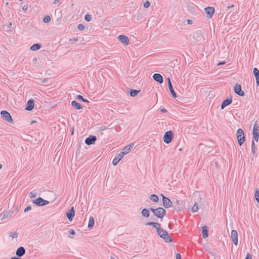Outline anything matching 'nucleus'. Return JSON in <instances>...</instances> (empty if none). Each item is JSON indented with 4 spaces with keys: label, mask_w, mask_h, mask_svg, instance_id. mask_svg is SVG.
I'll return each mask as SVG.
<instances>
[{
    "label": "nucleus",
    "mask_w": 259,
    "mask_h": 259,
    "mask_svg": "<svg viewBox=\"0 0 259 259\" xmlns=\"http://www.w3.org/2000/svg\"><path fill=\"white\" fill-rule=\"evenodd\" d=\"M2 167V164H0V169H1Z\"/></svg>",
    "instance_id": "obj_61"
},
{
    "label": "nucleus",
    "mask_w": 259,
    "mask_h": 259,
    "mask_svg": "<svg viewBox=\"0 0 259 259\" xmlns=\"http://www.w3.org/2000/svg\"><path fill=\"white\" fill-rule=\"evenodd\" d=\"M226 63V62L225 61H223V62H219L218 64H217V66H220L221 65H223V64H225Z\"/></svg>",
    "instance_id": "obj_53"
},
{
    "label": "nucleus",
    "mask_w": 259,
    "mask_h": 259,
    "mask_svg": "<svg viewBox=\"0 0 259 259\" xmlns=\"http://www.w3.org/2000/svg\"><path fill=\"white\" fill-rule=\"evenodd\" d=\"M69 40L71 41H77L78 40V39L77 38H70Z\"/></svg>",
    "instance_id": "obj_47"
},
{
    "label": "nucleus",
    "mask_w": 259,
    "mask_h": 259,
    "mask_svg": "<svg viewBox=\"0 0 259 259\" xmlns=\"http://www.w3.org/2000/svg\"><path fill=\"white\" fill-rule=\"evenodd\" d=\"M169 91L171 93V95L174 98H176L177 97V94L174 91V88L172 87V84H170L169 86H168Z\"/></svg>",
    "instance_id": "obj_27"
},
{
    "label": "nucleus",
    "mask_w": 259,
    "mask_h": 259,
    "mask_svg": "<svg viewBox=\"0 0 259 259\" xmlns=\"http://www.w3.org/2000/svg\"><path fill=\"white\" fill-rule=\"evenodd\" d=\"M159 230L157 232L159 236L162 238L166 242H171L172 240L171 237L168 235L167 231L161 228H159Z\"/></svg>",
    "instance_id": "obj_1"
},
{
    "label": "nucleus",
    "mask_w": 259,
    "mask_h": 259,
    "mask_svg": "<svg viewBox=\"0 0 259 259\" xmlns=\"http://www.w3.org/2000/svg\"><path fill=\"white\" fill-rule=\"evenodd\" d=\"M167 82H168V85L169 86L170 84H171V81H170V79L169 78H167Z\"/></svg>",
    "instance_id": "obj_51"
},
{
    "label": "nucleus",
    "mask_w": 259,
    "mask_h": 259,
    "mask_svg": "<svg viewBox=\"0 0 259 259\" xmlns=\"http://www.w3.org/2000/svg\"><path fill=\"white\" fill-rule=\"evenodd\" d=\"M6 5H9V3H6Z\"/></svg>",
    "instance_id": "obj_64"
},
{
    "label": "nucleus",
    "mask_w": 259,
    "mask_h": 259,
    "mask_svg": "<svg viewBox=\"0 0 259 259\" xmlns=\"http://www.w3.org/2000/svg\"><path fill=\"white\" fill-rule=\"evenodd\" d=\"M11 259H21V258L19 257H12Z\"/></svg>",
    "instance_id": "obj_56"
},
{
    "label": "nucleus",
    "mask_w": 259,
    "mask_h": 259,
    "mask_svg": "<svg viewBox=\"0 0 259 259\" xmlns=\"http://www.w3.org/2000/svg\"><path fill=\"white\" fill-rule=\"evenodd\" d=\"M214 8L212 7H208L204 9L205 13L207 15V18L208 19H210L212 18L213 15L214 13Z\"/></svg>",
    "instance_id": "obj_7"
},
{
    "label": "nucleus",
    "mask_w": 259,
    "mask_h": 259,
    "mask_svg": "<svg viewBox=\"0 0 259 259\" xmlns=\"http://www.w3.org/2000/svg\"><path fill=\"white\" fill-rule=\"evenodd\" d=\"M77 99H78V100H82L84 102H88V103L89 102V101H88L86 99H83V97H82V96H81L80 95H78L77 96Z\"/></svg>",
    "instance_id": "obj_37"
},
{
    "label": "nucleus",
    "mask_w": 259,
    "mask_h": 259,
    "mask_svg": "<svg viewBox=\"0 0 259 259\" xmlns=\"http://www.w3.org/2000/svg\"><path fill=\"white\" fill-rule=\"evenodd\" d=\"M85 20L89 22L91 20V16L89 14H87L85 15Z\"/></svg>",
    "instance_id": "obj_38"
},
{
    "label": "nucleus",
    "mask_w": 259,
    "mask_h": 259,
    "mask_svg": "<svg viewBox=\"0 0 259 259\" xmlns=\"http://www.w3.org/2000/svg\"><path fill=\"white\" fill-rule=\"evenodd\" d=\"M234 92L236 94L240 96H243L244 95V93L241 90V87L239 84L236 83L234 88Z\"/></svg>",
    "instance_id": "obj_9"
},
{
    "label": "nucleus",
    "mask_w": 259,
    "mask_h": 259,
    "mask_svg": "<svg viewBox=\"0 0 259 259\" xmlns=\"http://www.w3.org/2000/svg\"><path fill=\"white\" fill-rule=\"evenodd\" d=\"M176 259H181V256L180 253H177Z\"/></svg>",
    "instance_id": "obj_48"
},
{
    "label": "nucleus",
    "mask_w": 259,
    "mask_h": 259,
    "mask_svg": "<svg viewBox=\"0 0 259 259\" xmlns=\"http://www.w3.org/2000/svg\"><path fill=\"white\" fill-rule=\"evenodd\" d=\"M40 48L41 45L39 44H35L30 47V50L34 51L39 50Z\"/></svg>",
    "instance_id": "obj_25"
},
{
    "label": "nucleus",
    "mask_w": 259,
    "mask_h": 259,
    "mask_svg": "<svg viewBox=\"0 0 259 259\" xmlns=\"http://www.w3.org/2000/svg\"><path fill=\"white\" fill-rule=\"evenodd\" d=\"M198 210V205L197 203H195L192 208V211L194 212L197 211Z\"/></svg>",
    "instance_id": "obj_32"
},
{
    "label": "nucleus",
    "mask_w": 259,
    "mask_h": 259,
    "mask_svg": "<svg viewBox=\"0 0 259 259\" xmlns=\"http://www.w3.org/2000/svg\"><path fill=\"white\" fill-rule=\"evenodd\" d=\"M150 5V3L149 1H146V2L144 4L143 6L145 8H148Z\"/></svg>",
    "instance_id": "obj_39"
},
{
    "label": "nucleus",
    "mask_w": 259,
    "mask_h": 259,
    "mask_svg": "<svg viewBox=\"0 0 259 259\" xmlns=\"http://www.w3.org/2000/svg\"><path fill=\"white\" fill-rule=\"evenodd\" d=\"M59 1H55L54 2V4L55 5H56L57 3H58Z\"/></svg>",
    "instance_id": "obj_58"
},
{
    "label": "nucleus",
    "mask_w": 259,
    "mask_h": 259,
    "mask_svg": "<svg viewBox=\"0 0 259 259\" xmlns=\"http://www.w3.org/2000/svg\"><path fill=\"white\" fill-rule=\"evenodd\" d=\"M16 253L18 256H22L25 253V249L23 247H20L17 250Z\"/></svg>",
    "instance_id": "obj_19"
},
{
    "label": "nucleus",
    "mask_w": 259,
    "mask_h": 259,
    "mask_svg": "<svg viewBox=\"0 0 259 259\" xmlns=\"http://www.w3.org/2000/svg\"><path fill=\"white\" fill-rule=\"evenodd\" d=\"M123 156L120 154L119 153L118 155H116L114 158L113 160L112 164L115 166L121 160V159L123 158Z\"/></svg>",
    "instance_id": "obj_17"
},
{
    "label": "nucleus",
    "mask_w": 259,
    "mask_h": 259,
    "mask_svg": "<svg viewBox=\"0 0 259 259\" xmlns=\"http://www.w3.org/2000/svg\"><path fill=\"white\" fill-rule=\"evenodd\" d=\"M69 233L71 234V235H75V232L74 231V230L73 229H70L69 231Z\"/></svg>",
    "instance_id": "obj_44"
},
{
    "label": "nucleus",
    "mask_w": 259,
    "mask_h": 259,
    "mask_svg": "<svg viewBox=\"0 0 259 259\" xmlns=\"http://www.w3.org/2000/svg\"><path fill=\"white\" fill-rule=\"evenodd\" d=\"M231 237L232 240L235 245L238 244V233L236 230H233L231 231Z\"/></svg>",
    "instance_id": "obj_10"
},
{
    "label": "nucleus",
    "mask_w": 259,
    "mask_h": 259,
    "mask_svg": "<svg viewBox=\"0 0 259 259\" xmlns=\"http://www.w3.org/2000/svg\"><path fill=\"white\" fill-rule=\"evenodd\" d=\"M245 259H252V256L249 253H247Z\"/></svg>",
    "instance_id": "obj_41"
},
{
    "label": "nucleus",
    "mask_w": 259,
    "mask_h": 259,
    "mask_svg": "<svg viewBox=\"0 0 259 259\" xmlns=\"http://www.w3.org/2000/svg\"><path fill=\"white\" fill-rule=\"evenodd\" d=\"M202 236L204 238H206L208 237V227L205 226H203L202 228Z\"/></svg>",
    "instance_id": "obj_21"
},
{
    "label": "nucleus",
    "mask_w": 259,
    "mask_h": 259,
    "mask_svg": "<svg viewBox=\"0 0 259 259\" xmlns=\"http://www.w3.org/2000/svg\"><path fill=\"white\" fill-rule=\"evenodd\" d=\"M49 203V202L48 201L43 199V203H42V206L48 204Z\"/></svg>",
    "instance_id": "obj_45"
},
{
    "label": "nucleus",
    "mask_w": 259,
    "mask_h": 259,
    "mask_svg": "<svg viewBox=\"0 0 259 259\" xmlns=\"http://www.w3.org/2000/svg\"><path fill=\"white\" fill-rule=\"evenodd\" d=\"M18 233L16 232H12L10 233V236L12 238H17L18 237Z\"/></svg>",
    "instance_id": "obj_34"
},
{
    "label": "nucleus",
    "mask_w": 259,
    "mask_h": 259,
    "mask_svg": "<svg viewBox=\"0 0 259 259\" xmlns=\"http://www.w3.org/2000/svg\"><path fill=\"white\" fill-rule=\"evenodd\" d=\"M255 198L256 201L259 203V190H256L255 192Z\"/></svg>",
    "instance_id": "obj_36"
},
{
    "label": "nucleus",
    "mask_w": 259,
    "mask_h": 259,
    "mask_svg": "<svg viewBox=\"0 0 259 259\" xmlns=\"http://www.w3.org/2000/svg\"><path fill=\"white\" fill-rule=\"evenodd\" d=\"M253 139L256 142H258L259 139V127L256 121L253 126Z\"/></svg>",
    "instance_id": "obj_6"
},
{
    "label": "nucleus",
    "mask_w": 259,
    "mask_h": 259,
    "mask_svg": "<svg viewBox=\"0 0 259 259\" xmlns=\"http://www.w3.org/2000/svg\"><path fill=\"white\" fill-rule=\"evenodd\" d=\"M142 214L145 217H148L149 216V211L147 209L144 208L142 210Z\"/></svg>",
    "instance_id": "obj_29"
},
{
    "label": "nucleus",
    "mask_w": 259,
    "mask_h": 259,
    "mask_svg": "<svg viewBox=\"0 0 259 259\" xmlns=\"http://www.w3.org/2000/svg\"><path fill=\"white\" fill-rule=\"evenodd\" d=\"M140 92V91L131 90L130 94L132 97H135Z\"/></svg>",
    "instance_id": "obj_30"
},
{
    "label": "nucleus",
    "mask_w": 259,
    "mask_h": 259,
    "mask_svg": "<svg viewBox=\"0 0 259 259\" xmlns=\"http://www.w3.org/2000/svg\"><path fill=\"white\" fill-rule=\"evenodd\" d=\"M232 102V99L231 97L225 100L221 104V109H223L225 107L230 105Z\"/></svg>",
    "instance_id": "obj_18"
},
{
    "label": "nucleus",
    "mask_w": 259,
    "mask_h": 259,
    "mask_svg": "<svg viewBox=\"0 0 259 259\" xmlns=\"http://www.w3.org/2000/svg\"><path fill=\"white\" fill-rule=\"evenodd\" d=\"M84 27L83 26V25L81 24H80L78 25V29L80 30H82L84 29Z\"/></svg>",
    "instance_id": "obj_40"
},
{
    "label": "nucleus",
    "mask_w": 259,
    "mask_h": 259,
    "mask_svg": "<svg viewBox=\"0 0 259 259\" xmlns=\"http://www.w3.org/2000/svg\"><path fill=\"white\" fill-rule=\"evenodd\" d=\"M97 138L96 136H90L88 137L85 140V143L87 145H91L93 144L95 141H96Z\"/></svg>",
    "instance_id": "obj_12"
},
{
    "label": "nucleus",
    "mask_w": 259,
    "mask_h": 259,
    "mask_svg": "<svg viewBox=\"0 0 259 259\" xmlns=\"http://www.w3.org/2000/svg\"><path fill=\"white\" fill-rule=\"evenodd\" d=\"M33 60H35V61H37V59H36V58H34V59H33Z\"/></svg>",
    "instance_id": "obj_62"
},
{
    "label": "nucleus",
    "mask_w": 259,
    "mask_h": 259,
    "mask_svg": "<svg viewBox=\"0 0 259 259\" xmlns=\"http://www.w3.org/2000/svg\"><path fill=\"white\" fill-rule=\"evenodd\" d=\"M193 20H191V19H188V20H187V23H188V24H189V25H191V24H193Z\"/></svg>",
    "instance_id": "obj_46"
},
{
    "label": "nucleus",
    "mask_w": 259,
    "mask_h": 259,
    "mask_svg": "<svg viewBox=\"0 0 259 259\" xmlns=\"http://www.w3.org/2000/svg\"><path fill=\"white\" fill-rule=\"evenodd\" d=\"M47 81V79H44L42 81V83H45Z\"/></svg>",
    "instance_id": "obj_55"
},
{
    "label": "nucleus",
    "mask_w": 259,
    "mask_h": 259,
    "mask_svg": "<svg viewBox=\"0 0 259 259\" xmlns=\"http://www.w3.org/2000/svg\"><path fill=\"white\" fill-rule=\"evenodd\" d=\"M35 122H36V121H35V120H32V121L31 122L30 124H33V123H35Z\"/></svg>",
    "instance_id": "obj_57"
},
{
    "label": "nucleus",
    "mask_w": 259,
    "mask_h": 259,
    "mask_svg": "<svg viewBox=\"0 0 259 259\" xmlns=\"http://www.w3.org/2000/svg\"><path fill=\"white\" fill-rule=\"evenodd\" d=\"M153 78L159 83H162L163 81V78L162 75L159 73H155L153 75Z\"/></svg>",
    "instance_id": "obj_15"
},
{
    "label": "nucleus",
    "mask_w": 259,
    "mask_h": 259,
    "mask_svg": "<svg viewBox=\"0 0 259 259\" xmlns=\"http://www.w3.org/2000/svg\"><path fill=\"white\" fill-rule=\"evenodd\" d=\"M71 105L77 110L81 109L83 108L82 106L80 104L75 101L71 102Z\"/></svg>",
    "instance_id": "obj_22"
},
{
    "label": "nucleus",
    "mask_w": 259,
    "mask_h": 259,
    "mask_svg": "<svg viewBox=\"0 0 259 259\" xmlns=\"http://www.w3.org/2000/svg\"><path fill=\"white\" fill-rule=\"evenodd\" d=\"M36 196V193L31 192L29 194V196L30 198H34Z\"/></svg>",
    "instance_id": "obj_42"
},
{
    "label": "nucleus",
    "mask_w": 259,
    "mask_h": 259,
    "mask_svg": "<svg viewBox=\"0 0 259 259\" xmlns=\"http://www.w3.org/2000/svg\"><path fill=\"white\" fill-rule=\"evenodd\" d=\"M152 226L156 229L157 232L158 231V230H159V229H158L159 228H161V227H160L161 225L158 223H155V222L153 223V225Z\"/></svg>",
    "instance_id": "obj_31"
},
{
    "label": "nucleus",
    "mask_w": 259,
    "mask_h": 259,
    "mask_svg": "<svg viewBox=\"0 0 259 259\" xmlns=\"http://www.w3.org/2000/svg\"><path fill=\"white\" fill-rule=\"evenodd\" d=\"M150 210L153 212L154 214L160 219H162L166 213L165 209L162 207H158L157 208H150Z\"/></svg>",
    "instance_id": "obj_2"
},
{
    "label": "nucleus",
    "mask_w": 259,
    "mask_h": 259,
    "mask_svg": "<svg viewBox=\"0 0 259 259\" xmlns=\"http://www.w3.org/2000/svg\"><path fill=\"white\" fill-rule=\"evenodd\" d=\"M33 202L37 206H42V203H43V199L39 197L33 201Z\"/></svg>",
    "instance_id": "obj_24"
},
{
    "label": "nucleus",
    "mask_w": 259,
    "mask_h": 259,
    "mask_svg": "<svg viewBox=\"0 0 259 259\" xmlns=\"http://www.w3.org/2000/svg\"><path fill=\"white\" fill-rule=\"evenodd\" d=\"M160 111L161 112H162V113H166V112H167V110L165 109H164V108L161 109H160Z\"/></svg>",
    "instance_id": "obj_52"
},
{
    "label": "nucleus",
    "mask_w": 259,
    "mask_h": 259,
    "mask_svg": "<svg viewBox=\"0 0 259 259\" xmlns=\"http://www.w3.org/2000/svg\"><path fill=\"white\" fill-rule=\"evenodd\" d=\"M34 106V102L33 99H30L28 100L27 103V107L25 108V110L28 111L32 110Z\"/></svg>",
    "instance_id": "obj_16"
},
{
    "label": "nucleus",
    "mask_w": 259,
    "mask_h": 259,
    "mask_svg": "<svg viewBox=\"0 0 259 259\" xmlns=\"http://www.w3.org/2000/svg\"><path fill=\"white\" fill-rule=\"evenodd\" d=\"M162 196L163 204L165 208H168L172 206V203L171 200L161 194Z\"/></svg>",
    "instance_id": "obj_8"
},
{
    "label": "nucleus",
    "mask_w": 259,
    "mask_h": 259,
    "mask_svg": "<svg viewBox=\"0 0 259 259\" xmlns=\"http://www.w3.org/2000/svg\"><path fill=\"white\" fill-rule=\"evenodd\" d=\"M28 9V6L27 5H24L23 7H22V10L23 11H26Z\"/></svg>",
    "instance_id": "obj_49"
},
{
    "label": "nucleus",
    "mask_w": 259,
    "mask_h": 259,
    "mask_svg": "<svg viewBox=\"0 0 259 259\" xmlns=\"http://www.w3.org/2000/svg\"><path fill=\"white\" fill-rule=\"evenodd\" d=\"M31 207L30 206H27V207L25 208V209H24V211H25V212H27V211H29V210H31Z\"/></svg>",
    "instance_id": "obj_43"
},
{
    "label": "nucleus",
    "mask_w": 259,
    "mask_h": 259,
    "mask_svg": "<svg viewBox=\"0 0 259 259\" xmlns=\"http://www.w3.org/2000/svg\"><path fill=\"white\" fill-rule=\"evenodd\" d=\"M153 222H148L146 223L147 225L152 226Z\"/></svg>",
    "instance_id": "obj_54"
},
{
    "label": "nucleus",
    "mask_w": 259,
    "mask_h": 259,
    "mask_svg": "<svg viewBox=\"0 0 259 259\" xmlns=\"http://www.w3.org/2000/svg\"><path fill=\"white\" fill-rule=\"evenodd\" d=\"M251 150L252 154L254 155L255 154V146L253 140L252 141L251 143Z\"/></svg>",
    "instance_id": "obj_33"
},
{
    "label": "nucleus",
    "mask_w": 259,
    "mask_h": 259,
    "mask_svg": "<svg viewBox=\"0 0 259 259\" xmlns=\"http://www.w3.org/2000/svg\"><path fill=\"white\" fill-rule=\"evenodd\" d=\"M236 136L238 144L241 146L245 141L243 131L241 128H239L237 131Z\"/></svg>",
    "instance_id": "obj_3"
},
{
    "label": "nucleus",
    "mask_w": 259,
    "mask_h": 259,
    "mask_svg": "<svg viewBox=\"0 0 259 259\" xmlns=\"http://www.w3.org/2000/svg\"><path fill=\"white\" fill-rule=\"evenodd\" d=\"M110 259H115V258L113 256H111Z\"/></svg>",
    "instance_id": "obj_60"
},
{
    "label": "nucleus",
    "mask_w": 259,
    "mask_h": 259,
    "mask_svg": "<svg viewBox=\"0 0 259 259\" xmlns=\"http://www.w3.org/2000/svg\"><path fill=\"white\" fill-rule=\"evenodd\" d=\"M75 212L73 207H72L71 209L67 211L66 216L70 221H72L74 216Z\"/></svg>",
    "instance_id": "obj_14"
},
{
    "label": "nucleus",
    "mask_w": 259,
    "mask_h": 259,
    "mask_svg": "<svg viewBox=\"0 0 259 259\" xmlns=\"http://www.w3.org/2000/svg\"><path fill=\"white\" fill-rule=\"evenodd\" d=\"M11 216V213L10 212H4L0 214V217H1V221L5 220L6 218H10Z\"/></svg>",
    "instance_id": "obj_23"
},
{
    "label": "nucleus",
    "mask_w": 259,
    "mask_h": 259,
    "mask_svg": "<svg viewBox=\"0 0 259 259\" xmlns=\"http://www.w3.org/2000/svg\"><path fill=\"white\" fill-rule=\"evenodd\" d=\"M134 144H131L124 148H123L122 151L120 152V154L124 156L125 154L128 153L131 150V149L133 147Z\"/></svg>",
    "instance_id": "obj_13"
},
{
    "label": "nucleus",
    "mask_w": 259,
    "mask_h": 259,
    "mask_svg": "<svg viewBox=\"0 0 259 259\" xmlns=\"http://www.w3.org/2000/svg\"><path fill=\"white\" fill-rule=\"evenodd\" d=\"M118 38L121 42L125 44V45H128L129 44L128 38L126 35L123 34L119 35L118 36Z\"/></svg>",
    "instance_id": "obj_11"
},
{
    "label": "nucleus",
    "mask_w": 259,
    "mask_h": 259,
    "mask_svg": "<svg viewBox=\"0 0 259 259\" xmlns=\"http://www.w3.org/2000/svg\"><path fill=\"white\" fill-rule=\"evenodd\" d=\"M12 25V23H11V22H10V25Z\"/></svg>",
    "instance_id": "obj_63"
},
{
    "label": "nucleus",
    "mask_w": 259,
    "mask_h": 259,
    "mask_svg": "<svg viewBox=\"0 0 259 259\" xmlns=\"http://www.w3.org/2000/svg\"><path fill=\"white\" fill-rule=\"evenodd\" d=\"M94 219L93 217H90L89 218V222L88 224V228H92L94 225Z\"/></svg>",
    "instance_id": "obj_26"
},
{
    "label": "nucleus",
    "mask_w": 259,
    "mask_h": 259,
    "mask_svg": "<svg viewBox=\"0 0 259 259\" xmlns=\"http://www.w3.org/2000/svg\"><path fill=\"white\" fill-rule=\"evenodd\" d=\"M234 6V5L233 4H232L230 6H228L226 7V10H228L231 8H233Z\"/></svg>",
    "instance_id": "obj_50"
},
{
    "label": "nucleus",
    "mask_w": 259,
    "mask_h": 259,
    "mask_svg": "<svg viewBox=\"0 0 259 259\" xmlns=\"http://www.w3.org/2000/svg\"><path fill=\"white\" fill-rule=\"evenodd\" d=\"M253 73L256 78L257 85L259 87V70L256 68H254Z\"/></svg>",
    "instance_id": "obj_20"
},
{
    "label": "nucleus",
    "mask_w": 259,
    "mask_h": 259,
    "mask_svg": "<svg viewBox=\"0 0 259 259\" xmlns=\"http://www.w3.org/2000/svg\"><path fill=\"white\" fill-rule=\"evenodd\" d=\"M2 117L3 119L10 123H13L14 121L11 114L6 110H3L1 112Z\"/></svg>",
    "instance_id": "obj_4"
},
{
    "label": "nucleus",
    "mask_w": 259,
    "mask_h": 259,
    "mask_svg": "<svg viewBox=\"0 0 259 259\" xmlns=\"http://www.w3.org/2000/svg\"><path fill=\"white\" fill-rule=\"evenodd\" d=\"M174 133L171 131L166 132L163 136V141L166 144L170 143L174 138Z\"/></svg>",
    "instance_id": "obj_5"
},
{
    "label": "nucleus",
    "mask_w": 259,
    "mask_h": 259,
    "mask_svg": "<svg viewBox=\"0 0 259 259\" xmlns=\"http://www.w3.org/2000/svg\"><path fill=\"white\" fill-rule=\"evenodd\" d=\"M175 202H176V203H177V204H179V202H180V201H179V200H176V201H175Z\"/></svg>",
    "instance_id": "obj_59"
},
{
    "label": "nucleus",
    "mask_w": 259,
    "mask_h": 259,
    "mask_svg": "<svg viewBox=\"0 0 259 259\" xmlns=\"http://www.w3.org/2000/svg\"><path fill=\"white\" fill-rule=\"evenodd\" d=\"M150 199L152 201L154 202H157L159 200L158 197L156 195H155V194L151 195V196L150 197Z\"/></svg>",
    "instance_id": "obj_28"
},
{
    "label": "nucleus",
    "mask_w": 259,
    "mask_h": 259,
    "mask_svg": "<svg viewBox=\"0 0 259 259\" xmlns=\"http://www.w3.org/2000/svg\"><path fill=\"white\" fill-rule=\"evenodd\" d=\"M43 21L45 23H49L51 21V18L49 16H46L44 19H43Z\"/></svg>",
    "instance_id": "obj_35"
}]
</instances>
